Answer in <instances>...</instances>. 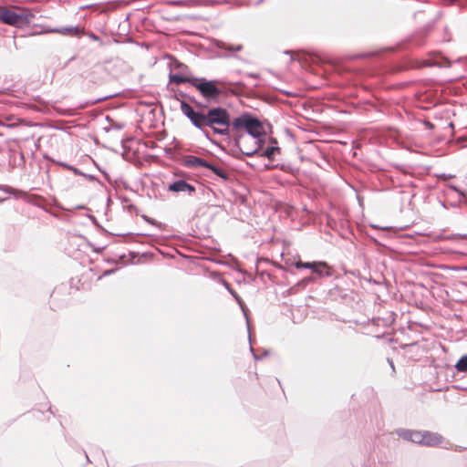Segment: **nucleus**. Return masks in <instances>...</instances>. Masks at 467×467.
<instances>
[{"label":"nucleus","mask_w":467,"mask_h":467,"mask_svg":"<svg viewBox=\"0 0 467 467\" xmlns=\"http://www.w3.org/2000/svg\"><path fill=\"white\" fill-rule=\"evenodd\" d=\"M321 268H323V266H316V268H314L313 272L317 273L319 275H322L323 272H322Z\"/></svg>","instance_id":"dca6fc26"},{"label":"nucleus","mask_w":467,"mask_h":467,"mask_svg":"<svg viewBox=\"0 0 467 467\" xmlns=\"http://www.w3.org/2000/svg\"><path fill=\"white\" fill-rule=\"evenodd\" d=\"M170 80H171V82L176 83V84L186 83V82L191 83V81H192V79H190L189 78L182 77L180 75H171Z\"/></svg>","instance_id":"4468645a"},{"label":"nucleus","mask_w":467,"mask_h":467,"mask_svg":"<svg viewBox=\"0 0 467 467\" xmlns=\"http://www.w3.org/2000/svg\"><path fill=\"white\" fill-rule=\"evenodd\" d=\"M184 163L190 168H206V166H209V162H207L205 160L192 155L185 157Z\"/></svg>","instance_id":"1a4fd4ad"},{"label":"nucleus","mask_w":467,"mask_h":467,"mask_svg":"<svg viewBox=\"0 0 467 467\" xmlns=\"http://www.w3.org/2000/svg\"><path fill=\"white\" fill-rule=\"evenodd\" d=\"M279 152H280L279 147L272 146V147L266 148L264 150V152L261 154V156L266 157L269 160H274L275 155Z\"/></svg>","instance_id":"f8f14e48"},{"label":"nucleus","mask_w":467,"mask_h":467,"mask_svg":"<svg viewBox=\"0 0 467 467\" xmlns=\"http://www.w3.org/2000/svg\"><path fill=\"white\" fill-rule=\"evenodd\" d=\"M424 431H412V430H401L399 431V435L404 440L422 444Z\"/></svg>","instance_id":"423d86ee"},{"label":"nucleus","mask_w":467,"mask_h":467,"mask_svg":"<svg viewBox=\"0 0 467 467\" xmlns=\"http://www.w3.org/2000/svg\"><path fill=\"white\" fill-rule=\"evenodd\" d=\"M168 189L174 192H193L195 191V189L192 185L187 183L183 180H180V181H177V182L171 183Z\"/></svg>","instance_id":"6e6552de"},{"label":"nucleus","mask_w":467,"mask_h":467,"mask_svg":"<svg viewBox=\"0 0 467 467\" xmlns=\"http://www.w3.org/2000/svg\"><path fill=\"white\" fill-rule=\"evenodd\" d=\"M191 84L207 99H216L221 94V90L217 88L214 80L194 78L191 81Z\"/></svg>","instance_id":"39448f33"},{"label":"nucleus","mask_w":467,"mask_h":467,"mask_svg":"<svg viewBox=\"0 0 467 467\" xmlns=\"http://www.w3.org/2000/svg\"><path fill=\"white\" fill-rule=\"evenodd\" d=\"M231 128L236 133L245 130L247 136L251 137L265 135L264 127L259 119L247 113L235 118L231 123Z\"/></svg>","instance_id":"f03ea898"},{"label":"nucleus","mask_w":467,"mask_h":467,"mask_svg":"<svg viewBox=\"0 0 467 467\" xmlns=\"http://www.w3.org/2000/svg\"><path fill=\"white\" fill-rule=\"evenodd\" d=\"M182 112L190 119L192 123L199 128H211L214 133L219 135H229L231 128V119L228 111L223 108H213L203 112L195 111L187 102L181 103Z\"/></svg>","instance_id":"f257e3e1"},{"label":"nucleus","mask_w":467,"mask_h":467,"mask_svg":"<svg viewBox=\"0 0 467 467\" xmlns=\"http://www.w3.org/2000/svg\"><path fill=\"white\" fill-rule=\"evenodd\" d=\"M295 266L299 268H309L314 270L316 266H323V268L328 269V265L326 262H313V263H303L302 261H297L295 263Z\"/></svg>","instance_id":"9d476101"},{"label":"nucleus","mask_w":467,"mask_h":467,"mask_svg":"<svg viewBox=\"0 0 467 467\" xmlns=\"http://www.w3.org/2000/svg\"><path fill=\"white\" fill-rule=\"evenodd\" d=\"M207 169L211 170L214 174H216L217 176L223 178V179H227L228 178V173L225 170H223V168H220L218 166H215V165H213L211 163H209V166H206Z\"/></svg>","instance_id":"9b49d317"},{"label":"nucleus","mask_w":467,"mask_h":467,"mask_svg":"<svg viewBox=\"0 0 467 467\" xmlns=\"http://www.w3.org/2000/svg\"><path fill=\"white\" fill-rule=\"evenodd\" d=\"M455 368L460 372H467V356L461 358L456 363Z\"/></svg>","instance_id":"ddd939ff"},{"label":"nucleus","mask_w":467,"mask_h":467,"mask_svg":"<svg viewBox=\"0 0 467 467\" xmlns=\"http://www.w3.org/2000/svg\"><path fill=\"white\" fill-rule=\"evenodd\" d=\"M67 32V31H72V29H68V28H64L63 30H56V32H58V33H65V32Z\"/></svg>","instance_id":"f3484780"},{"label":"nucleus","mask_w":467,"mask_h":467,"mask_svg":"<svg viewBox=\"0 0 467 467\" xmlns=\"http://www.w3.org/2000/svg\"><path fill=\"white\" fill-rule=\"evenodd\" d=\"M260 138L239 134L236 139V145L244 154L252 156L260 150Z\"/></svg>","instance_id":"20e7f679"},{"label":"nucleus","mask_w":467,"mask_h":467,"mask_svg":"<svg viewBox=\"0 0 467 467\" xmlns=\"http://www.w3.org/2000/svg\"><path fill=\"white\" fill-rule=\"evenodd\" d=\"M232 49L235 50V51H240L242 49V46H237L236 47H233Z\"/></svg>","instance_id":"a211bd4d"},{"label":"nucleus","mask_w":467,"mask_h":467,"mask_svg":"<svg viewBox=\"0 0 467 467\" xmlns=\"http://www.w3.org/2000/svg\"><path fill=\"white\" fill-rule=\"evenodd\" d=\"M422 440L423 441L421 445L436 447L441 444L443 438L438 433L424 431Z\"/></svg>","instance_id":"0eeeda50"},{"label":"nucleus","mask_w":467,"mask_h":467,"mask_svg":"<svg viewBox=\"0 0 467 467\" xmlns=\"http://www.w3.org/2000/svg\"><path fill=\"white\" fill-rule=\"evenodd\" d=\"M28 15L24 12H16V7L0 5V21L5 24L20 26L28 22Z\"/></svg>","instance_id":"7ed1b4c3"},{"label":"nucleus","mask_w":467,"mask_h":467,"mask_svg":"<svg viewBox=\"0 0 467 467\" xmlns=\"http://www.w3.org/2000/svg\"><path fill=\"white\" fill-rule=\"evenodd\" d=\"M197 2H198L197 0L179 1L176 3V5L192 6L195 4H197Z\"/></svg>","instance_id":"2eb2a0df"}]
</instances>
